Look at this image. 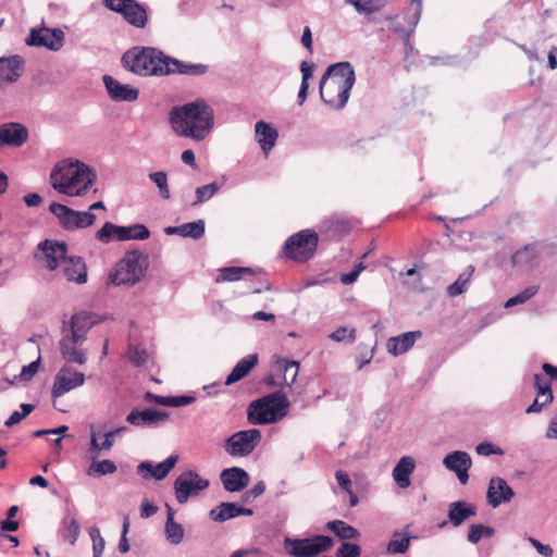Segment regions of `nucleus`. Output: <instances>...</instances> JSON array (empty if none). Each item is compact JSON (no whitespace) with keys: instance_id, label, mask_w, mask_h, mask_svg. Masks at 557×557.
I'll return each mask as SVG.
<instances>
[{"instance_id":"obj_64","label":"nucleus","mask_w":557,"mask_h":557,"mask_svg":"<svg viewBox=\"0 0 557 557\" xmlns=\"http://www.w3.org/2000/svg\"><path fill=\"white\" fill-rule=\"evenodd\" d=\"M545 436L548 440H557V417L549 421Z\"/></svg>"},{"instance_id":"obj_23","label":"nucleus","mask_w":557,"mask_h":557,"mask_svg":"<svg viewBox=\"0 0 557 557\" xmlns=\"http://www.w3.org/2000/svg\"><path fill=\"white\" fill-rule=\"evenodd\" d=\"M220 479L224 490L231 493L240 492L249 484V474L238 467L224 469Z\"/></svg>"},{"instance_id":"obj_9","label":"nucleus","mask_w":557,"mask_h":557,"mask_svg":"<svg viewBox=\"0 0 557 557\" xmlns=\"http://www.w3.org/2000/svg\"><path fill=\"white\" fill-rule=\"evenodd\" d=\"M106 9L119 13L132 26L144 28L148 23V13L137 0H102Z\"/></svg>"},{"instance_id":"obj_4","label":"nucleus","mask_w":557,"mask_h":557,"mask_svg":"<svg viewBox=\"0 0 557 557\" xmlns=\"http://www.w3.org/2000/svg\"><path fill=\"white\" fill-rule=\"evenodd\" d=\"M169 57L152 47H135L122 57L123 65L139 76L169 75Z\"/></svg>"},{"instance_id":"obj_32","label":"nucleus","mask_w":557,"mask_h":557,"mask_svg":"<svg viewBox=\"0 0 557 557\" xmlns=\"http://www.w3.org/2000/svg\"><path fill=\"white\" fill-rule=\"evenodd\" d=\"M414 470V461L411 457L404 456L399 459L393 469V479L400 488H407L410 485V474Z\"/></svg>"},{"instance_id":"obj_3","label":"nucleus","mask_w":557,"mask_h":557,"mask_svg":"<svg viewBox=\"0 0 557 557\" xmlns=\"http://www.w3.org/2000/svg\"><path fill=\"white\" fill-rule=\"evenodd\" d=\"M355 70L349 62H338L330 65L320 81L322 101L332 109H342L349 99L355 84Z\"/></svg>"},{"instance_id":"obj_62","label":"nucleus","mask_w":557,"mask_h":557,"mask_svg":"<svg viewBox=\"0 0 557 557\" xmlns=\"http://www.w3.org/2000/svg\"><path fill=\"white\" fill-rule=\"evenodd\" d=\"M483 537V524H472L469 529L468 541L476 544Z\"/></svg>"},{"instance_id":"obj_5","label":"nucleus","mask_w":557,"mask_h":557,"mask_svg":"<svg viewBox=\"0 0 557 557\" xmlns=\"http://www.w3.org/2000/svg\"><path fill=\"white\" fill-rule=\"evenodd\" d=\"M149 267L148 256L139 250L126 251L112 268L109 282L114 285L134 286L139 283Z\"/></svg>"},{"instance_id":"obj_18","label":"nucleus","mask_w":557,"mask_h":557,"mask_svg":"<svg viewBox=\"0 0 557 557\" xmlns=\"http://www.w3.org/2000/svg\"><path fill=\"white\" fill-rule=\"evenodd\" d=\"M515 496L513 490L507 481L500 476H493L490 480L486 498L490 506L497 508L502 504L509 503Z\"/></svg>"},{"instance_id":"obj_63","label":"nucleus","mask_w":557,"mask_h":557,"mask_svg":"<svg viewBox=\"0 0 557 557\" xmlns=\"http://www.w3.org/2000/svg\"><path fill=\"white\" fill-rule=\"evenodd\" d=\"M158 507L149 502H143L140 506V517L144 519L150 518L158 512Z\"/></svg>"},{"instance_id":"obj_29","label":"nucleus","mask_w":557,"mask_h":557,"mask_svg":"<svg viewBox=\"0 0 557 557\" xmlns=\"http://www.w3.org/2000/svg\"><path fill=\"white\" fill-rule=\"evenodd\" d=\"M65 278L70 282L83 284L87 281L86 265L82 258L70 257L62 267Z\"/></svg>"},{"instance_id":"obj_52","label":"nucleus","mask_w":557,"mask_h":557,"mask_svg":"<svg viewBox=\"0 0 557 557\" xmlns=\"http://www.w3.org/2000/svg\"><path fill=\"white\" fill-rule=\"evenodd\" d=\"M537 290H539L537 286H528L519 294L515 295L513 297H510L505 302V308H511L517 305L527 302L529 299H531L533 296L536 295Z\"/></svg>"},{"instance_id":"obj_11","label":"nucleus","mask_w":557,"mask_h":557,"mask_svg":"<svg viewBox=\"0 0 557 557\" xmlns=\"http://www.w3.org/2000/svg\"><path fill=\"white\" fill-rule=\"evenodd\" d=\"M261 438V431L258 429L238 431L225 441L224 448L232 457H246L255 450Z\"/></svg>"},{"instance_id":"obj_55","label":"nucleus","mask_w":557,"mask_h":557,"mask_svg":"<svg viewBox=\"0 0 557 557\" xmlns=\"http://www.w3.org/2000/svg\"><path fill=\"white\" fill-rule=\"evenodd\" d=\"M329 338L337 343L345 339H347L349 343H354L356 341V330L348 329L346 326H339L334 332L329 334Z\"/></svg>"},{"instance_id":"obj_2","label":"nucleus","mask_w":557,"mask_h":557,"mask_svg":"<svg viewBox=\"0 0 557 557\" xmlns=\"http://www.w3.org/2000/svg\"><path fill=\"white\" fill-rule=\"evenodd\" d=\"M96 180L97 173L91 166L73 159L59 161L49 176L52 188L70 197L85 195Z\"/></svg>"},{"instance_id":"obj_21","label":"nucleus","mask_w":557,"mask_h":557,"mask_svg":"<svg viewBox=\"0 0 557 557\" xmlns=\"http://www.w3.org/2000/svg\"><path fill=\"white\" fill-rule=\"evenodd\" d=\"M178 461L177 455H170L165 460L158 465H153L151 461H141L137 466V472L147 479L149 476L157 481L163 480L170 471L175 467Z\"/></svg>"},{"instance_id":"obj_34","label":"nucleus","mask_w":557,"mask_h":557,"mask_svg":"<svg viewBox=\"0 0 557 557\" xmlns=\"http://www.w3.org/2000/svg\"><path fill=\"white\" fill-rule=\"evenodd\" d=\"M166 507V521L164 525L165 537L168 542L173 545L180 544L184 539V528L182 524L175 522L174 516L175 511L170 505H165Z\"/></svg>"},{"instance_id":"obj_19","label":"nucleus","mask_w":557,"mask_h":557,"mask_svg":"<svg viewBox=\"0 0 557 557\" xmlns=\"http://www.w3.org/2000/svg\"><path fill=\"white\" fill-rule=\"evenodd\" d=\"M422 10V0H411V8L404 13L403 18L406 22V25L397 22L398 16L394 18V23L392 25V29L398 33L401 37H404L405 41L408 42L410 35L413 33L416 26L418 25L421 16Z\"/></svg>"},{"instance_id":"obj_49","label":"nucleus","mask_w":557,"mask_h":557,"mask_svg":"<svg viewBox=\"0 0 557 557\" xmlns=\"http://www.w3.org/2000/svg\"><path fill=\"white\" fill-rule=\"evenodd\" d=\"M221 185L216 182H212L208 185H203L196 188V201L193 202V206H197L202 203L209 199H211L215 193L220 189Z\"/></svg>"},{"instance_id":"obj_61","label":"nucleus","mask_w":557,"mask_h":557,"mask_svg":"<svg viewBox=\"0 0 557 557\" xmlns=\"http://www.w3.org/2000/svg\"><path fill=\"white\" fill-rule=\"evenodd\" d=\"M335 479L338 483V485L345 491V492H350V490H352V482L349 478V475L343 471V470H337L335 472Z\"/></svg>"},{"instance_id":"obj_7","label":"nucleus","mask_w":557,"mask_h":557,"mask_svg":"<svg viewBox=\"0 0 557 557\" xmlns=\"http://www.w3.org/2000/svg\"><path fill=\"white\" fill-rule=\"evenodd\" d=\"M318 234L309 228L289 236L284 244V253L287 258L298 262L309 260L315 252Z\"/></svg>"},{"instance_id":"obj_16","label":"nucleus","mask_w":557,"mask_h":557,"mask_svg":"<svg viewBox=\"0 0 557 557\" xmlns=\"http://www.w3.org/2000/svg\"><path fill=\"white\" fill-rule=\"evenodd\" d=\"M445 468L454 472L461 484L469 480V470L472 467V459L467 451L455 450L447 454L443 459Z\"/></svg>"},{"instance_id":"obj_33","label":"nucleus","mask_w":557,"mask_h":557,"mask_svg":"<svg viewBox=\"0 0 557 557\" xmlns=\"http://www.w3.org/2000/svg\"><path fill=\"white\" fill-rule=\"evenodd\" d=\"M169 75L178 73L185 75L200 76L208 72V65L201 63H187L169 57Z\"/></svg>"},{"instance_id":"obj_14","label":"nucleus","mask_w":557,"mask_h":557,"mask_svg":"<svg viewBox=\"0 0 557 557\" xmlns=\"http://www.w3.org/2000/svg\"><path fill=\"white\" fill-rule=\"evenodd\" d=\"M26 45L30 47H45L51 51H59L64 45V33L59 29L39 28L32 29L26 38Z\"/></svg>"},{"instance_id":"obj_47","label":"nucleus","mask_w":557,"mask_h":557,"mask_svg":"<svg viewBox=\"0 0 557 557\" xmlns=\"http://www.w3.org/2000/svg\"><path fill=\"white\" fill-rule=\"evenodd\" d=\"M205 226L203 220L181 224L182 237L199 239L205 234Z\"/></svg>"},{"instance_id":"obj_10","label":"nucleus","mask_w":557,"mask_h":557,"mask_svg":"<svg viewBox=\"0 0 557 557\" xmlns=\"http://www.w3.org/2000/svg\"><path fill=\"white\" fill-rule=\"evenodd\" d=\"M330 536L315 535L307 539H286L285 549L295 557H314L332 547Z\"/></svg>"},{"instance_id":"obj_53","label":"nucleus","mask_w":557,"mask_h":557,"mask_svg":"<svg viewBox=\"0 0 557 557\" xmlns=\"http://www.w3.org/2000/svg\"><path fill=\"white\" fill-rule=\"evenodd\" d=\"M111 435L112 433H106L104 440L101 443H99L96 432L91 429L89 451L99 453L101 450H110L112 448V442L110 440Z\"/></svg>"},{"instance_id":"obj_50","label":"nucleus","mask_w":557,"mask_h":557,"mask_svg":"<svg viewBox=\"0 0 557 557\" xmlns=\"http://www.w3.org/2000/svg\"><path fill=\"white\" fill-rule=\"evenodd\" d=\"M410 544V537L395 533L393 539L389 541L387 545V550L391 554H404L407 552Z\"/></svg>"},{"instance_id":"obj_57","label":"nucleus","mask_w":557,"mask_h":557,"mask_svg":"<svg viewBox=\"0 0 557 557\" xmlns=\"http://www.w3.org/2000/svg\"><path fill=\"white\" fill-rule=\"evenodd\" d=\"M475 451L480 456H491V455H504V450L500 447L495 446L491 442H482L476 445Z\"/></svg>"},{"instance_id":"obj_60","label":"nucleus","mask_w":557,"mask_h":557,"mask_svg":"<svg viewBox=\"0 0 557 557\" xmlns=\"http://www.w3.org/2000/svg\"><path fill=\"white\" fill-rule=\"evenodd\" d=\"M128 528H129V520L128 518L126 517L123 521V530H122V535H121V539H120V542H119V550L120 553L122 554H125L129 550V544H128V540L126 537V534L128 532Z\"/></svg>"},{"instance_id":"obj_58","label":"nucleus","mask_w":557,"mask_h":557,"mask_svg":"<svg viewBox=\"0 0 557 557\" xmlns=\"http://www.w3.org/2000/svg\"><path fill=\"white\" fill-rule=\"evenodd\" d=\"M196 400L195 396H169V407H183L193 404Z\"/></svg>"},{"instance_id":"obj_13","label":"nucleus","mask_w":557,"mask_h":557,"mask_svg":"<svg viewBox=\"0 0 557 557\" xmlns=\"http://www.w3.org/2000/svg\"><path fill=\"white\" fill-rule=\"evenodd\" d=\"M85 374L71 367H62L55 374L51 396L57 399L85 383Z\"/></svg>"},{"instance_id":"obj_46","label":"nucleus","mask_w":557,"mask_h":557,"mask_svg":"<svg viewBox=\"0 0 557 557\" xmlns=\"http://www.w3.org/2000/svg\"><path fill=\"white\" fill-rule=\"evenodd\" d=\"M534 386L537 396L545 397V403H552L554 400L550 380L541 374H534Z\"/></svg>"},{"instance_id":"obj_45","label":"nucleus","mask_w":557,"mask_h":557,"mask_svg":"<svg viewBox=\"0 0 557 557\" xmlns=\"http://www.w3.org/2000/svg\"><path fill=\"white\" fill-rule=\"evenodd\" d=\"M536 253L535 245H525L512 255V263L516 265H527L536 258Z\"/></svg>"},{"instance_id":"obj_17","label":"nucleus","mask_w":557,"mask_h":557,"mask_svg":"<svg viewBox=\"0 0 557 557\" xmlns=\"http://www.w3.org/2000/svg\"><path fill=\"white\" fill-rule=\"evenodd\" d=\"M42 256L41 259L45 267L49 270H55L59 265L64 264L69 258H66V244L53 240H45L39 245Z\"/></svg>"},{"instance_id":"obj_59","label":"nucleus","mask_w":557,"mask_h":557,"mask_svg":"<svg viewBox=\"0 0 557 557\" xmlns=\"http://www.w3.org/2000/svg\"><path fill=\"white\" fill-rule=\"evenodd\" d=\"M529 543L536 549L539 554L545 557H552L554 554V549L550 545L543 544L539 540L534 537H528Z\"/></svg>"},{"instance_id":"obj_25","label":"nucleus","mask_w":557,"mask_h":557,"mask_svg":"<svg viewBox=\"0 0 557 557\" xmlns=\"http://www.w3.org/2000/svg\"><path fill=\"white\" fill-rule=\"evenodd\" d=\"M24 60L20 55L0 58V84L16 82L23 72Z\"/></svg>"},{"instance_id":"obj_35","label":"nucleus","mask_w":557,"mask_h":557,"mask_svg":"<svg viewBox=\"0 0 557 557\" xmlns=\"http://www.w3.org/2000/svg\"><path fill=\"white\" fill-rule=\"evenodd\" d=\"M81 533V524L72 513H66L61 522V535L64 541L74 545Z\"/></svg>"},{"instance_id":"obj_40","label":"nucleus","mask_w":557,"mask_h":557,"mask_svg":"<svg viewBox=\"0 0 557 557\" xmlns=\"http://www.w3.org/2000/svg\"><path fill=\"white\" fill-rule=\"evenodd\" d=\"M276 370L283 373V383L286 386H292L298 375L299 363L297 361H288L286 359H278L276 361Z\"/></svg>"},{"instance_id":"obj_37","label":"nucleus","mask_w":557,"mask_h":557,"mask_svg":"<svg viewBox=\"0 0 557 557\" xmlns=\"http://www.w3.org/2000/svg\"><path fill=\"white\" fill-rule=\"evenodd\" d=\"M150 232L144 224H133L129 226H120L117 230V240H145L149 238Z\"/></svg>"},{"instance_id":"obj_1","label":"nucleus","mask_w":557,"mask_h":557,"mask_svg":"<svg viewBox=\"0 0 557 557\" xmlns=\"http://www.w3.org/2000/svg\"><path fill=\"white\" fill-rule=\"evenodd\" d=\"M169 122L177 136L200 141L212 131L214 113L205 100L198 99L173 107L169 112Z\"/></svg>"},{"instance_id":"obj_30","label":"nucleus","mask_w":557,"mask_h":557,"mask_svg":"<svg viewBox=\"0 0 557 557\" xmlns=\"http://www.w3.org/2000/svg\"><path fill=\"white\" fill-rule=\"evenodd\" d=\"M94 323L92 317L88 312L82 311L72 317L70 327L64 329V332L86 341L87 333Z\"/></svg>"},{"instance_id":"obj_48","label":"nucleus","mask_w":557,"mask_h":557,"mask_svg":"<svg viewBox=\"0 0 557 557\" xmlns=\"http://www.w3.org/2000/svg\"><path fill=\"white\" fill-rule=\"evenodd\" d=\"M149 180L156 184L159 189V194L163 199H170L171 193L168 184V174L164 171L150 173Z\"/></svg>"},{"instance_id":"obj_43","label":"nucleus","mask_w":557,"mask_h":557,"mask_svg":"<svg viewBox=\"0 0 557 557\" xmlns=\"http://www.w3.org/2000/svg\"><path fill=\"white\" fill-rule=\"evenodd\" d=\"M345 3L352 5L359 14L370 15L384 5V0H345Z\"/></svg>"},{"instance_id":"obj_27","label":"nucleus","mask_w":557,"mask_h":557,"mask_svg":"<svg viewBox=\"0 0 557 557\" xmlns=\"http://www.w3.org/2000/svg\"><path fill=\"white\" fill-rule=\"evenodd\" d=\"M421 336L422 333L420 331H411L393 336L388 338L386 349L393 356H400L407 352Z\"/></svg>"},{"instance_id":"obj_6","label":"nucleus","mask_w":557,"mask_h":557,"mask_svg":"<svg viewBox=\"0 0 557 557\" xmlns=\"http://www.w3.org/2000/svg\"><path fill=\"white\" fill-rule=\"evenodd\" d=\"M289 403L283 394H272L252 401L247 410L248 421L255 425L274 423L287 413Z\"/></svg>"},{"instance_id":"obj_8","label":"nucleus","mask_w":557,"mask_h":557,"mask_svg":"<svg viewBox=\"0 0 557 557\" xmlns=\"http://www.w3.org/2000/svg\"><path fill=\"white\" fill-rule=\"evenodd\" d=\"M49 211L58 219L59 224L65 231H76L91 226L96 222V215L89 211H76L67 206L53 202Z\"/></svg>"},{"instance_id":"obj_44","label":"nucleus","mask_w":557,"mask_h":557,"mask_svg":"<svg viewBox=\"0 0 557 557\" xmlns=\"http://www.w3.org/2000/svg\"><path fill=\"white\" fill-rule=\"evenodd\" d=\"M116 466L112 460L103 459V460H94L90 467L87 470L88 475H107L112 474L116 471Z\"/></svg>"},{"instance_id":"obj_38","label":"nucleus","mask_w":557,"mask_h":557,"mask_svg":"<svg viewBox=\"0 0 557 557\" xmlns=\"http://www.w3.org/2000/svg\"><path fill=\"white\" fill-rule=\"evenodd\" d=\"M125 359L136 368L147 366L149 361V352L139 344L129 343L125 352Z\"/></svg>"},{"instance_id":"obj_24","label":"nucleus","mask_w":557,"mask_h":557,"mask_svg":"<svg viewBox=\"0 0 557 557\" xmlns=\"http://www.w3.org/2000/svg\"><path fill=\"white\" fill-rule=\"evenodd\" d=\"M169 413L152 408L134 409L126 416V421L134 426H152L168 419Z\"/></svg>"},{"instance_id":"obj_12","label":"nucleus","mask_w":557,"mask_h":557,"mask_svg":"<svg viewBox=\"0 0 557 557\" xmlns=\"http://www.w3.org/2000/svg\"><path fill=\"white\" fill-rule=\"evenodd\" d=\"M209 480L201 478L196 471L187 470L174 481V492L178 504H185L190 497L197 496L209 486Z\"/></svg>"},{"instance_id":"obj_36","label":"nucleus","mask_w":557,"mask_h":557,"mask_svg":"<svg viewBox=\"0 0 557 557\" xmlns=\"http://www.w3.org/2000/svg\"><path fill=\"white\" fill-rule=\"evenodd\" d=\"M475 515V507L463 502L450 504L448 517L455 527L460 525L466 519Z\"/></svg>"},{"instance_id":"obj_41","label":"nucleus","mask_w":557,"mask_h":557,"mask_svg":"<svg viewBox=\"0 0 557 557\" xmlns=\"http://www.w3.org/2000/svg\"><path fill=\"white\" fill-rule=\"evenodd\" d=\"M473 271V267L470 265L462 273H460L458 278L447 287V294L450 297H456L465 293L467 290L468 284L470 283Z\"/></svg>"},{"instance_id":"obj_51","label":"nucleus","mask_w":557,"mask_h":557,"mask_svg":"<svg viewBox=\"0 0 557 557\" xmlns=\"http://www.w3.org/2000/svg\"><path fill=\"white\" fill-rule=\"evenodd\" d=\"M40 366V358L32 361L27 366H24L21 372L17 375H14L13 380L10 382L11 384H16L17 382H27L33 379V376L38 372Z\"/></svg>"},{"instance_id":"obj_26","label":"nucleus","mask_w":557,"mask_h":557,"mask_svg":"<svg viewBox=\"0 0 557 557\" xmlns=\"http://www.w3.org/2000/svg\"><path fill=\"white\" fill-rule=\"evenodd\" d=\"M253 510L245 508L236 503H221L212 508L209 517L215 522H224L239 516H251Z\"/></svg>"},{"instance_id":"obj_56","label":"nucleus","mask_w":557,"mask_h":557,"mask_svg":"<svg viewBox=\"0 0 557 557\" xmlns=\"http://www.w3.org/2000/svg\"><path fill=\"white\" fill-rule=\"evenodd\" d=\"M361 548L355 543L344 542L336 552V557H360Z\"/></svg>"},{"instance_id":"obj_54","label":"nucleus","mask_w":557,"mask_h":557,"mask_svg":"<svg viewBox=\"0 0 557 557\" xmlns=\"http://www.w3.org/2000/svg\"><path fill=\"white\" fill-rule=\"evenodd\" d=\"M119 225L111 222H106L103 226L97 232L96 238L101 243H110L112 239H117Z\"/></svg>"},{"instance_id":"obj_22","label":"nucleus","mask_w":557,"mask_h":557,"mask_svg":"<svg viewBox=\"0 0 557 557\" xmlns=\"http://www.w3.org/2000/svg\"><path fill=\"white\" fill-rule=\"evenodd\" d=\"M102 81L112 100L127 102L137 100L139 91L131 85L121 84L110 75H104Z\"/></svg>"},{"instance_id":"obj_28","label":"nucleus","mask_w":557,"mask_h":557,"mask_svg":"<svg viewBox=\"0 0 557 557\" xmlns=\"http://www.w3.org/2000/svg\"><path fill=\"white\" fill-rule=\"evenodd\" d=\"M255 136L262 151L268 156L276 144L278 133L271 124L259 121L255 125Z\"/></svg>"},{"instance_id":"obj_15","label":"nucleus","mask_w":557,"mask_h":557,"mask_svg":"<svg viewBox=\"0 0 557 557\" xmlns=\"http://www.w3.org/2000/svg\"><path fill=\"white\" fill-rule=\"evenodd\" d=\"M84 343V339L63 331V336L59 342L62 358L69 363H86L87 352L83 348Z\"/></svg>"},{"instance_id":"obj_39","label":"nucleus","mask_w":557,"mask_h":557,"mask_svg":"<svg viewBox=\"0 0 557 557\" xmlns=\"http://www.w3.org/2000/svg\"><path fill=\"white\" fill-rule=\"evenodd\" d=\"M253 270L246 267H226L219 270V275L215 278L216 283L221 282H235L244 278L246 274L251 275Z\"/></svg>"},{"instance_id":"obj_20","label":"nucleus","mask_w":557,"mask_h":557,"mask_svg":"<svg viewBox=\"0 0 557 557\" xmlns=\"http://www.w3.org/2000/svg\"><path fill=\"white\" fill-rule=\"evenodd\" d=\"M28 138V131L20 123H3L0 125V148L21 147Z\"/></svg>"},{"instance_id":"obj_42","label":"nucleus","mask_w":557,"mask_h":557,"mask_svg":"<svg viewBox=\"0 0 557 557\" xmlns=\"http://www.w3.org/2000/svg\"><path fill=\"white\" fill-rule=\"evenodd\" d=\"M326 528L342 540H351L359 535L358 531L354 527L347 524L343 520L330 521L327 522Z\"/></svg>"},{"instance_id":"obj_31","label":"nucleus","mask_w":557,"mask_h":557,"mask_svg":"<svg viewBox=\"0 0 557 557\" xmlns=\"http://www.w3.org/2000/svg\"><path fill=\"white\" fill-rule=\"evenodd\" d=\"M258 363V355L251 354L242 358L225 380V385H232L244 379Z\"/></svg>"}]
</instances>
